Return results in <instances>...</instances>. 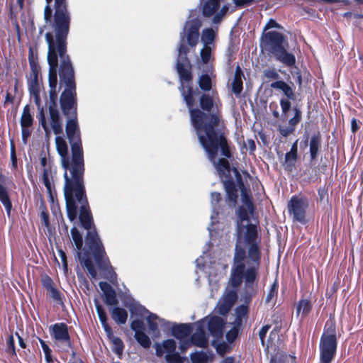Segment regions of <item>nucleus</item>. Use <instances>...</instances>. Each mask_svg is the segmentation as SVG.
<instances>
[{"label": "nucleus", "instance_id": "obj_16", "mask_svg": "<svg viewBox=\"0 0 363 363\" xmlns=\"http://www.w3.org/2000/svg\"><path fill=\"white\" fill-rule=\"evenodd\" d=\"M49 333L52 338L57 342L70 345V336L68 326L65 323H57L49 327Z\"/></svg>", "mask_w": 363, "mask_h": 363}, {"label": "nucleus", "instance_id": "obj_53", "mask_svg": "<svg viewBox=\"0 0 363 363\" xmlns=\"http://www.w3.org/2000/svg\"><path fill=\"white\" fill-rule=\"evenodd\" d=\"M6 352L11 356L16 355L14 338L12 335H10L8 339Z\"/></svg>", "mask_w": 363, "mask_h": 363}, {"label": "nucleus", "instance_id": "obj_34", "mask_svg": "<svg viewBox=\"0 0 363 363\" xmlns=\"http://www.w3.org/2000/svg\"><path fill=\"white\" fill-rule=\"evenodd\" d=\"M235 319L234 325L240 327L244 320H246L249 313V306L247 305H240L235 308Z\"/></svg>", "mask_w": 363, "mask_h": 363}, {"label": "nucleus", "instance_id": "obj_33", "mask_svg": "<svg viewBox=\"0 0 363 363\" xmlns=\"http://www.w3.org/2000/svg\"><path fill=\"white\" fill-rule=\"evenodd\" d=\"M95 306L99 318V320L101 323V325L104 329V331L106 334L111 335V328L108 325L107 322V315L105 310L104 309L103 306L99 303L97 300L95 301Z\"/></svg>", "mask_w": 363, "mask_h": 363}, {"label": "nucleus", "instance_id": "obj_61", "mask_svg": "<svg viewBox=\"0 0 363 363\" xmlns=\"http://www.w3.org/2000/svg\"><path fill=\"white\" fill-rule=\"evenodd\" d=\"M227 349H228V345L225 344V343H220L218 345L217 347H216V350L218 352V353H219L220 354H225L228 351H227Z\"/></svg>", "mask_w": 363, "mask_h": 363}, {"label": "nucleus", "instance_id": "obj_13", "mask_svg": "<svg viewBox=\"0 0 363 363\" xmlns=\"http://www.w3.org/2000/svg\"><path fill=\"white\" fill-rule=\"evenodd\" d=\"M65 130L73 153L74 162L77 165V162L82 160V150H83L77 117L67 118Z\"/></svg>", "mask_w": 363, "mask_h": 363}, {"label": "nucleus", "instance_id": "obj_6", "mask_svg": "<svg viewBox=\"0 0 363 363\" xmlns=\"http://www.w3.org/2000/svg\"><path fill=\"white\" fill-rule=\"evenodd\" d=\"M245 254L243 251L236 253L233 259V264L230 270L229 283L232 287L237 289L240 287L244 281L245 291L242 296L243 305L249 306L252 297L257 294V289L254 284L259 276V267H257L255 273L247 274V272L250 266L244 263Z\"/></svg>", "mask_w": 363, "mask_h": 363}, {"label": "nucleus", "instance_id": "obj_29", "mask_svg": "<svg viewBox=\"0 0 363 363\" xmlns=\"http://www.w3.org/2000/svg\"><path fill=\"white\" fill-rule=\"evenodd\" d=\"M243 72L241 67L238 65L235 68V72L232 82V91L236 95L240 96L243 89V82L242 77Z\"/></svg>", "mask_w": 363, "mask_h": 363}, {"label": "nucleus", "instance_id": "obj_54", "mask_svg": "<svg viewBox=\"0 0 363 363\" xmlns=\"http://www.w3.org/2000/svg\"><path fill=\"white\" fill-rule=\"evenodd\" d=\"M41 282L43 286L46 289V291L54 287L53 281L48 275L43 276L41 279Z\"/></svg>", "mask_w": 363, "mask_h": 363}, {"label": "nucleus", "instance_id": "obj_24", "mask_svg": "<svg viewBox=\"0 0 363 363\" xmlns=\"http://www.w3.org/2000/svg\"><path fill=\"white\" fill-rule=\"evenodd\" d=\"M224 321L222 318L218 316L211 317L208 321V329L210 334L219 338L223 336Z\"/></svg>", "mask_w": 363, "mask_h": 363}, {"label": "nucleus", "instance_id": "obj_14", "mask_svg": "<svg viewBox=\"0 0 363 363\" xmlns=\"http://www.w3.org/2000/svg\"><path fill=\"white\" fill-rule=\"evenodd\" d=\"M270 88L279 91L284 96L280 99L279 104L281 116L284 120H286L289 117V111L291 108V101L296 99L295 86L293 82L287 83L283 80L275 81L270 84Z\"/></svg>", "mask_w": 363, "mask_h": 363}, {"label": "nucleus", "instance_id": "obj_39", "mask_svg": "<svg viewBox=\"0 0 363 363\" xmlns=\"http://www.w3.org/2000/svg\"><path fill=\"white\" fill-rule=\"evenodd\" d=\"M216 33L212 28H206L203 30L201 35V41L204 45H208L214 43Z\"/></svg>", "mask_w": 363, "mask_h": 363}, {"label": "nucleus", "instance_id": "obj_15", "mask_svg": "<svg viewBox=\"0 0 363 363\" xmlns=\"http://www.w3.org/2000/svg\"><path fill=\"white\" fill-rule=\"evenodd\" d=\"M308 207V199L297 196H293L287 205L289 214L292 216L294 220L301 223H306V213Z\"/></svg>", "mask_w": 363, "mask_h": 363}, {"label": "nucleus", "instance_id": "obj_38", "mask_svg": "<svg viewBox=\"0 0 363 363\" xmlns=\"http://www.w3.org/2000/svg\"><path fill=\"white\" fill-rule=\"evenodd\" d=\"M106 335L113 345V351L117 354H121L124 349L122 340L118 337L114 336L112 330L111 335L106 334Z\"/></svg>", "mask_w": 363, "mask_h": 363}, {"label": "nucleus", "instance_id": "obj_58", "mask_svg": "<svg viewBox=\"0 0 363 363\" xmlns=\"http://www.w3.org/2000/svg\"><path fill=\"white\" fill-rule=\"evenodd\" d=\"M211 203L213 205H217L222 199L221 194L219 192H213L211 194Z\"/></svg>", "mask_w": 363, "mask_h": 363}, {"label": "nucleus", "instance_id": "obj_26", "mask_svg": "<svg viewBox=\"0 0 363 363\" xmlns=\"http://www.w3.org/2000/svg\"><path fill=\"white\" fill-rule=\"evenodd\" d=\"M238 298L237 292L234 290L227 291L223 297V301L220 303L219 311L221 314L227 313Z\"/></svg>", "mask_w": 363, "mask_h": 363}, {"label": "nucleus", "instance_id": "obj_43", "mask_svg": "<svg viewBox=\"0 0 363 363\" xmlns=\"http://www.w3.org/2000/svg\"><path fill=\"white\" fill-rule=\"evenodd\" d=\"M38 339L41 345L42 349L45 354V358L46 363H53V358L52 356V350L50 348L49 345L47 344V342L45 341H44L43 340H42L40 337H38Z\"/></svg>", "mask_w": 363, "mask_h": 363}, {"label": "nucleus", "instance_id": "obj_25", "mask_svg": "<svg viewBox=\"0 0 363 363\" xmlns=\"http://www.w3.org/2000/svg\"><path fill=\"white\" fill-rule=\"evenodd\" d=\"M99 287L104 294V302L108 306H115L118 301L113 287L106 281L99 282Z\"/></svg>", "mask_w": 363, "mask_h": 363}, {"label": "nucleus", "instance_id": "obj_51", "mask_svg": "<svg viewBox=\"0 0 363 363\" xmlns=\"http://www.w3.org/2000/svg\"><path fill=\"white\" fill-rule=\"evenodd\" d=\"M130 328L135 332V334L143 332L145 330L144 323L141 320H134L130 323Z\"/></svg>", "mask_w": 363, "mask_h": 363}, {"label": "nucleus", "instance_id": "obj_50", "mask_svg": "<svg viewBox=\"0 0 363 363\" xmlns=\"http://www.w3.org/2000/svg\"><path fill=\"white\" fill-rule=\"evenodd\" d=\"M201 57L203 63L206 64L209 62L211 56V48L208 45H204V47L201 49Z\"/></svg>", "mask_w": 363, "mask_h": 363}, {"label": "nucleus", "instance_id": "obj_59", "mask_svg": "<svg viewBox=\"0 0 363 363\" xmlns=\"http://www.w3.org/2000/svg\"><path fill=\"white\" fill-rule=\"evenodd\" d=\"M11 160L12 162V167L16 169L17 167V157L14 146H12L11 149Z\"/></svg>", "mask_w": 363, "mask_h": 363}, {"label": "nucleus", "instance_id": "obj_27", "mask_svg": "<svg viewBox=\"0 0 363 363\" xmlns=\"http://www.w3.org/2000/svg\"><path fill=\"white\" fill-rule=\"evenodd\" d=\"M192 345L201 348H206L208 345V338L202 327H198L196 330L191 335L190 339Z\"/></svg>", "mask_w": 363, "mask_h": 363}, {"label": "nucleus", "instance_id": "obj_52", "mask_svg": "<svg viewBox=\"0 0 363 363\" xmlns=\"http://www.w3.org/2000/svg\"><path fill=\"white\" fill-rule=\"evenodd\" d=\"M50 296L57 303H62L60 292L54 286L47 291Z\"/></svg>", "mask_w": 363, "mask_h": 363}, {"label": "nucleus", "instance_id": "obj_1", "mask_svg": "<svg viewBox=\"0 0 363 363\" xmlns=\"http://www.w3.org/2000/svg\"><path fill=\"white\" fill-rule=\"evenodd\" d=\"M43 18L45 28L50 29L45 35L48 46V62L49 77L52 73L57 79V72L60 62V87L65 89L60 97V105L62 114L66 118L77 117V97L74 71L67 54V37L71 25V13L67 0H45ZM59 88L57 90H60Z\"/></svg>", "mask_w": 363, "mask_h": 363}, {"label": "nucleus", "instance_id": "obj_55", "mask_svg": "<svg viewBox=\"0 0 363 363\" xmlns=\"http://www.w3.org/2000/svg\"><path fill=\"white\" fill-rule=\"evenodd\" d=\"M238 327L235 325L233 328L230 330L226 333V339L229 342H233L236 339L238 335Z\"/></svg>", "mask_w": 363, "mask_h": 363}, {"label": "nucleus", "instance_id": "obj_9", "mask_svg": "<svg viewBox=\"0 0 363 363\" xmlns=\"http://www.w3.org/2000/svg\"><path fill=\"white\" fill-rule=\"evenodd\" d=\"M176 69L181 83L179 90L188 109L191 111L192 121L196 122L198 118L205 115L198 109H192V106L196 104V100L192 86L193 74L191 65L189 61L188 62L177 61Z\"/></svg>", "mask_w": 363, "mask_h": 363}, {"label": "nucleus", "instance_id": "obj_57", "mask_svg": "<svg viewBox=\"0 0 363 363\" xmlns=\"http://www.w3.org/2000/svg\"><path fill=\"white\" fill-rule=\"evenodd\" d=\"M273 28L283 29V27L281 25H279V23H277L276 21H274V19H270L267 22V23L265 25L264 30H267Z\"/></svg>", "mask_w": 363, "mask_h": 363}, {"label": "nucleus", "instance_id": "obj_31", "mask_svg": "<svg viewBox=\"0 0 363 363\" xmlns=\"http://www.w3.org/2000/svg\"><path fill=\"white\" fill-rule=\"evenodd\" d=\"M111 316L118 325H123L127 321L128 312L125 309L117 306L111 310Z\"/></svg>", "mask_w": 363, "mask_h": 363}, {"label": "nucleus", "instance_id": "obj_20", "mask_svg": "<svg viewBox=\"0 0 363 363\" xmlns=\"http://www.w3.org/2000/svg\"><path fill=\"white\" fill-rule=\"evenodd\" d=\"M292 111L294 112V117L289 120V125L286 127H279V133L284 137H287L290 134L293 133L296 129V125L301 122L302 119V112L298 106H294L292 107Z\"/></svg>", "mask_w": 363, "mask_h": 363}, {"label": "nucleus", "instance_id": "obj_56", "mask_svg": "<svg viewBox=\"0 0 363 363\" xmlns=\"http://www.w3.org/2000/svg\"><path fill=\"white\" fill-rule=\"evenodd\" d=\"M270 328H271L270 325H265L259 330V339L261 340L262 345H264V339H265L266 335H267V332L269 331V330L270 329Z\"/></svg>", "mask_w": 363, "mask_h": 363}, {"label": "nucleus", "instance_id": "obj_11", "mask_svg": "<svg viewBox=\"0 0 363 363\" xmlns=\"http://www.w3.org/2000/svg\"><path fill=\"white\" fill-rule=\"evenodd\" d=\"M52 72L53 67L55 66L52 64ZM49 95L50 100V105L49 106V114H50V123L51 128L55 135H60L62 133V123L60 116L59 111L57 108V99L59 90H57V79L55 76V74L52 73L49 79Z\"/></svg>", "mask_w": 363, "mask_h": 363}, {"label": "nucleus", "instance_id": "obj_47", "mask_svg": "<svg viewBox=\"0 0 363 363\" xmlns=\"http://www.w3.org/2000/svg\"><path fill=\"white\" fill-rule=\"evenodd\" d=\"M40 219H41V221L43 223V224L46 227V228H49L50 227V216H49V213L47 210V208L45 205H41L40 207Z\"/></svg>", "mask_w": 363, "mask_h": 363}, {"label": "nucleus", "instance_id": "obj_28", "mask_svg": "<svg viewBox=\"0 0 363 363\" xmlns=\"http://www.w3.org/2000/svg\"><path fill=\"white\" fill-rule=\"evenodd\" d=\"M172 335L177 340H183L191 333V328L189 324L181 323L175 325L172 329Z\"/></svg>", "mask_w": 363, "mask_h": 363}, {"label": "nucleus", "instance_id": "obj_8", "mask_svg": "<svg viewBox=\"0 0 363 363\" xmlns=\"http://www.w3.org/2000/svg\"><path fill=\"white\" fill-rule=\"evenodd\" d=\"M285 45H288V42L281 33L268 31L264 33L261 37L262 48L272 54L277 61L291 67L296 64V57L294 54L286 50Z\"/></svg>", "mask_w": 363, "mask_h": 363}, {"label": "nucleus", "instance_id": "obj_60", "mask_svg": "<svg viewBox=\"0 0 363 363\" xmlns=\"http://www.w3.org/2000/svg\"><path fill=\"white\" fill-rule=\"evenodd\" d=\"M130 311L132 313H139L140 315H142L143 312L145 311H147L148 312L145 307L142 306L141 305H134L133 306V307L130 308Z\"/></svg>", "mask_w": 363, "mask_h": 363}, {"label": "nucleus", "instance_id": "obj_5", "mask_svg": "<svg viewBox=\"0 0 363 363\" xmlns=\"http://www.w3.org/2000/svg\"><path fill=\"white\" fill-rule=\"evenodd\" d=\"M212 119V124L206 125V133L202 135L199 133L198 139L219 176L228 177L230 166L226 158H231L232 154L224 131H217L213 128L218 118L213 117Z\"/></svg>", "mask_w": 363, "mask_h": 363}, {"label": "nucleus", "instance_id": "obj_64", "mask_svg": "<svg viewBox=\"0 0 363 363\" xmlns=\"http://www.w3.org/2000/svg\"><path fill=\"white\" fill-rule=\"evenodd\" d=\"M247 145L248 146L250 152L251 153H252L255 150V149H256V145H255V143L254 140H252V139H247Z\"/></svg>", "mask_w": 363, "mask_h": 363}, {"label": "nucleus", "instance_id": "obj_12", "mask_svg": "<svg viewBox=\"0 0 363 363\" xmlns=\"http://www.w3.org/2000/svg\"><path fill=\"white\" fill-rule=\"evenodd\" d=\"M28 62L30 69V72L28 77V91L30 96L33 98L35 105L38 108H40L41 100L40 96L41 90V69L38 62V59L34 57L31 49H30L28 54Z\"/></svg>", "mask_w": 363, "mask_h": 363}, {"label": "nucleus", "instance_id": "obj_40", "mask_svg": "<svg viewBox=\"0 0 363 363\" xmlns=\"http://www.w3.org/2000/svg\"><path fill=\"white\" fill-rule=\"evenodd\" d=\"M43 182L49 194H52V171L51 167L43 169Z\"/></svg>", "mask_w": 363, "mask_h": 363}, {"label": "nucleus", "instance_id": "obj_7", "mask_svg": "<svg viewBox=\"0 0 363 363\" xmlns=\"http://www.w3.org/2000/svg\"><path fill=\"white\" fill-rule=\"evenodd\" d=\"M216 94H217V92L213 91L211 93H203L199 96V100L200 108H195V104L192 106V109H198L205 115L204 116L198 118L196 122H194V121H192L191 111L189 109L191 123L195 129L198 137L199 133H201V135L206 133V125L208 124H212V118L213 117H216V118H218L217 123L213 125V128L217 131H223V130L220 128L222 116L218 110V104L215 100Z\"/></svg>", "mask_w": 363, "mask_h": 363}, {"label": "nucleus", "instance_id": "obj_3", "mask_svg": "<svg viewBox=\"0 0 363 363\" xmlns=\"http://www.w3.org/2000/svg\"><path fill=\"white\" fill-rule=\"evenodd\" d=\"M75 205L77 208L76 218L72 220L69 217L68 218L71 222L76 220L78 214V208H79V219L82 226L87 231L85 236V247L84 249V253L82 254L83 238L82 234L76 227H73L70 230L73 242L76 247V256L79 259L81 265L88 271L90 278L96 279L97 272L90 257V255H92L98 268L102 271L108 272L110 274L109 279L113 282L114 279H116L117 275L113 272L109 259L106 253L104 246L94 225L93 216L89 205L88 204L89 213L87 212L88 216H86L87 217H86V218H82L81 216L82 206H83V203H81L77 200Z\"/></svg>", "mask_w": 363, "mask_h": 363}, {"label": "nucleus", "instance_id": "obj_45", "mask_svg": "<svg viewBox=\"0 0 363 363\" xmlns=\"http://www.w3.org/2000/svg\"><path fill=\"white\" fill-rule=\"evenodd\" d=\"M164 359L167 363H184L185 360L184 357H182L180 354L177 352L165 354Z\"/></svg>", "mask_w": 363, "mask_h": 363}, {"label": "nucleus", "instance_id": "obj_32", "mask_svg": "<svg viewBox=\"0 0 363 363\" xmlns=\"http://www.w3.org/2000/svg\"><path fill=\"white\" fill-rule=\"evenodd\" d=\"M321 145V135L319 132L314 134L311 138L310 140V156L311 160H315L317 158L318 151Z\"/></svg>", "mask_w": 363, "mask_h": 363}, {"label": "nucleus", "instance_id": "obj_2", "mask_svg": "<svg viewBox=\"0 0 363 363\" xmlns=\"http://www.w3.org/2000/svg\"><path fill=\"white\" fill-rule=\"evenodd\" d=\"M236 181L241 191V204L236 209L237 216V242L235 247V253L243 251L245 254L244 263L250 266L247 274L255 273L257 267L261 264V251L259 241H257V228L252 223L247 225L244 222H249L251 216L255 211V206L250 189L245 187L242 176L239 171L233 169Z\"/></svg>", "mask_w": 363, "mask_h": 363}, {"label": "nucleus", "instance_id": "obj_23", "mask_svg": "<svg viewBox=\"0 0 363 363\" xmlns=\"http://www.w3.org/2000/svg\"><path fill=\"white\" fill-rule=\"evenodd\" d=\"M6 177L0 173V201L4 206L7 216H11L12 203L10 199L8 190L5 186Z\"/></svg>", "mask_w": 363, "mask_h": 363}, {"label": "nucleus", "instance_id": "obj_21", "mask_svg": "<svg viewBox=\"0 0 363 363\" xmlns=\"http://www.w3.org/2000/svg\"><path fill=\"white\" fill-rule=\"evenodd\" d=\"M298 160V140H296L291 145L289 152H286L283 162L284 169L291 172L295 168Z\"/></svg>", "mask_w": 363, "mask_h": 363}, {"label": "nucleus", "instance_id": "obj_10", "mask_svg": "<svg viewBox=\"0 0 363 363\" xmlns=\"http://www.w3.org/2000/svg\"><path fill=\"white\" fill-rule=\"evenodd\" d=\"M336 325L333 319L326 321L320 340L321 363H331L337 350Z\"/></svg>", "mask_w": 363, "mask_h": 363}, {"label": "nucleus", "instance_id": "obj_4", "mask_svg": "<svg viewBox=\"0 0 363 363\" xmlns=\"http://www.w3.org/2000/svg\"><path fill=\"white\" fill-rule=\"evenodd\" d=\"M55 143L57 152L61 157L62 166L65 169L64 194L67 217L72 220L76 218L75 201L78 200L81 203H83L81 216L82 218H86L88 216L87 211L89 212V209L84 182V161L83 150H82V160L77 162V166L74 162L73 153L72 152L71 158L68 155V147L65 140L61 136H57Z\"/></svg>", "mask_w": 363, "mask_h": 363}, {"label": "nucleus", "instance_id": "obj_49", "mask_svg": "<svg viewBox=\"0 0 363 363\" xmlns=\"http://www.w3.org/2000/svg\"><path fill=\"white\" fill-rule=\"evenodd\" d=\"M158 319V316L154 313H150L147 318L149 329L151 331H156L158 329V324L156 320Z\"/></svg>", "mask_w": 363, "mask_h": 363}, {"label": "nucleus", "instance_id": "obj_30", "mask_svg": "<svg viewBox=\"0 0 363 363\" xmlns=\"http://www.w3.org/2000/svg\"><path fill=\"white\" fill-rule=\"evenodd\" d=\"M220 0H203L202 13L205 17L212 16L220 7Z\"/></svg>", "mask_w": 363, "mask_h": 363}, {"label": "nucleus", "instance_id": "obj_63", "mask_svg": "<svg viewBox=\"0 0 363 363\" xmlns=\"http://www.w3.org/2000/svg\"><path fill=\"white\" fill-rule=\"evenodd\" d=\"M255 0H233L238 6H244L252 4Z\"/></svg>", "mask_w": 363, "mask_h": 363}, {"label": "nucleus", "instance_id": "obj_37", "mask_svg": "<svg viewBox=\"0 0 363 363\" xmlns=\"http://www.w3.org/2000/svg\"><path fill=\"white\" fill-rule=\"evenodd\" d=\"M198 84L203 93L209 92L212 89V80L208 74H202L199 77Z\"/></svg>", "mask_w": 363, "mask_h": 363}, {"label": "nucleus", "instance_id": "obj_35", "mask_svg": "<svg viewBox=\"0 0 363 363\" xmlns=\"http://www.w3.org/2000/svg\"><path fill=\"white\" fill-rule=\"evenodd\" d=\"M189 51V48L185 44V35L184 31L180 33V42L178 48L177 61L188 62V61H189L187 57Z\"/></svg>", "mask_w": 363, "mask_h": 363}, {"label": "nucleus", "instance_id": "obj_22", "mask_svg": "<svg viewBox=\"0 0 363 363\" xmlns=\"http://www.w3.org/2000/svg\"><path fill=\"white\" fill-rule=\"evenodd\" d=\"M154 347L155 349V355L158 357H162L164 353L169 354L176 352L177 342L173 339H167L162 343L156 342Z\"/></svg>", "mask_w": 363, "mask_h": 363}, {"label": "nucleus", "instance_id": "obj_18", "mask_svg": "<svg viewBox=\"0 0 363 363\" xmlns=\"http://www.w3.org/2000/svg\"><path fill=\"white\" fill-rule=\"evenodd\" d=\"M201 25V22L198 19L189 21L186 23L185 29L186 30V34H184V35L188 45L191 48H195L199 42Z\"/></svg>", "mask_w": 363, "mask_h": 363}, {"label": "nucleus", "instance_id": "obj_19", "mask_svg": "<svg viewBox=\"0 0 363 363\" xmlns=\"http://www.w3.org/2000/svg\"><path fill=\"white\" fill-rule=\"evenodd\" d=\"M225 191V201L230 208H235L238 203V194L235 184L232 178L223 180Z\"/></svg>", "mask_w": 363, "mask_h": 363}, {"label": "nucleus", "instance_id": "obj_36", "mask_svg": "<svg viewBox=\"0 0 363 363\" xmlns=\"http://www.w3.org/2000/svg\"><path fill=\"white\" fill-rule=\"evenodd\" d=\"M312 309L311 301L307 298H303L299 300L296 306V315L298 316L300 314L303 317L307 316Z\"/></svg>", "mask_w": 363, "mask_h": 363}, {"label": "nucleus", "instance_id": "obj_42", "mask_svg": "<svg viewBox=\"0 0 363 363\" xmlns=\"http://www.w3.org/2000/svg\"><path fill=\"white\" fill-rule=\"evenodd\" d=\"M279 283L277 279H275L271 286L269 291L265 298L266 303H270L272 300L275 299L278 295Z\"/></svg>", "mask_w": 363, "mask_h": 363}, {"label": "nucleus", "instance_id": "obj_62", "mask_svg": "<svg viewBox=\"0 0 363 363\" xmlns=\"http://www.w3.org/2000/svg\"><path fill=\"white\" fill-rule=\"evenodd\" d=\"M182 342L180 343V345H179V349L182 352H185L186 350H187L191 345V340H181Z\"/></svg>", "mask_w": 363, "mask_h": 363}, {"label": "nucleus", "instance_id": "obj_17", "mask_svg": "<svg viewBox=\"0 0 363 363\" xmlns=\"http://www.w3.org/2000/svg\"><path fill=\"white\" fill-rule=\"evenodd\" d=\"M33 124V118L30 113V108L29 105H26L23 108L21 117L22 140L24 143H27L28 138L31 135Z\"/></svg>", "mask_w": 363, "mask_h": 363}, {"label": "nucleus", "instance_id": "obj_46", "mask_svg": "<svg viewBox=\"0 0 363 363\" xmlns=\"http://www.w3.org/2000/svg\"><path fill=\"white\" fill-rule=\"evenodd\" d=\"M191 359L193 363H207L208 356L203 352H197L191 354Z\"/></svg>", "mask_w": 363, "mask_h": 363}, {"label": "nucleus", "instance_id": "obj_44", "mask_svg": "<svg viewBox=\"0 0 363 363\" xmlns=\"http://www.w3.org/2000/svg\"><path fill=\"white\" fill-rule=\"evenodd\" d=\"M38 109H39V113H38L37 117H38L39 123L40 124V125L45 130V134L48 135L50 134V130L47 124V121L45 118L43 107H42L40 105V108H38Z\"/></svg>", "mask_w": 363, "mask_h": 363}, {"label": "nucleus", "instance_id": "obj_41", "mask_svg": "<svg viewBox=\"0 0 363 363\" xmlns=\"http://www.w3.org/2000/svg\"><path fill=\"white\" fill-rule=\"evenodd\" d=\"M134 337L140 346L145 349L150 348L151 340L144 331L135 334Z\"/></svg>", "mask_w": 363, "mask_h": 363}, {"label": "nucleus", "instance_id": "obj_48", "mask_svg": "<svg viewBox=\"0 0 363 363\" xmlns=\"http://www.w3.org/2000/svg\"><path fill=\"white\" fill-rule=\"evenodd\" d=\"M263 74L264 77L268 80H274V82L279 81V74L278 72L274 68L264 69L263 71Z\"/></svg>", "mask_w": 363, "mask_h": 363}]
</instances>
